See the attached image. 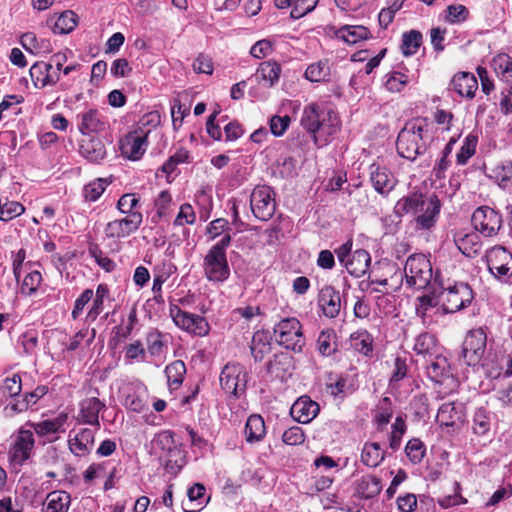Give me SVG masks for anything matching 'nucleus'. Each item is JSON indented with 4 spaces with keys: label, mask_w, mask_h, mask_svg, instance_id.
<instances>
[{
    "label": "nucleus",
    "mask_w": 512,
    "mask_h": 512,
    "mask_svg": "<svg viewBox=\"0 0 512 512\" xmlns=\"http://www.w3.org/2000/svg\"><path fill=\"white\" fill-rule=\"evenodd\" d=\"M427 202V196L421 192L414 191L400 198L396 202L393 212L399 218L407 214H413L418 217Z\"/></svg>",
    "instance_id": "17"
},
{
    "label": "nucleus",
    "mask_w": 512,
    "mask_h": 512,
    "mask_svg": "<svg viewBox=\"0 0 512 512\" xmlns=\"http://www.w3.org/2000/svg\"><path fill=\"white\" fill-rule=\"evenodd\" d=\"M206 488L201 483H195L187 491L188 503L190 505L195 503V508H187L183 506L184 512H200L203 507L208 503L209 497L205 498Z\"/></svg>",
    "instance_id": "38"
},
{
    "label": "nucleus",
    "mask_w": 512,
    "mask_h": 512,
    "mask_svg": "<svg viewBox=\"0 0 512 512\" xmlns=\"http://www.w3.org/2000/svg\"><path fill=\"white\" fill-rule=\"evenodd\" d=\"M281 73V67L276 61H265L257 68L253 78L259 84L271 88L278 82Z\"/></svg>",
    "instance_id": "29"
},
{
    "label": "nucleus",
    "mask_w": 512,
    "mask_h": 512,
    "mask_svg": "<svg viewBox=\"0 0 512 512\" xmlns=\"http://www.w3.org/2000/svg\"><path fill=\"white\" fill-rule=\"evenodd\" d=\"M422 43V34L419 31L411 30L404 33L402 37V53L405 56H411L417 52Z\"/></svg>",
    "instance_id": "50"
},
{
    "label": "nucleus",
    "mask_w": 512,
    "mask_h": 512,
    "mask_svg": "<svg viewBox=\"0 0 512 512\" xmlns=\"http://www.w3.org/2000/svg\"><path fill=\"white\" fill-rule=\"evenodd\" d=\"M474 229L485 237H492L502 227V216L489 206H480L472 214Z\"/></svg>",
    "instance_id": "10"
},
{
    "label": "nucleus",
    "mask_w": 512,
    "mask_h": 512,
    "mask_svg": "<svg viewBox=\"0 0 512 512\" xmlns=\"http://www.w3.org/2000/svg\"><path fill=\"white\" fill-rule=\"evenodd\" d=\"M454 242L461 253L467 257H475L482 250V242L476 230L456 233Z\"/></svg>",
    "instance_id": "22"
},
{
    "label": "nucleus",
    "mask_w": 512,
    "mask_h": 512,
    "mask_svg": "<svg viewBox=\"0 0 512 512\" xmlns=\"http://www.w3.org/2000/svg\"><path fill=\"white\" fill-rule=\"evenodd\" d=\"M425 360V369L430 380L443 383L445 379L450 377V366L447 359L440 352L436 356Z\"/></svg>",
    "instance_id": "25"
},
{
    "label": "nucleus",
    "mask_w": 512,
    "mask_h": 512,
    "mask_svg": "<svg viewBox=\"0 0 512 512\" xmlns=\"http://www.w3.org/2000/svg\"><path fill=\"white\" fill-rule=\"evenodd\" d=\"M42 280L41 273L38 271H32L28 273L22 282L21 291L23 294L30 295L34 293L39 287Z\"/></svg>",
    "instance_id": "61"
},
{
    "label": "nucleus",
    "mask_w": 512,
    "mask_h": 512,
    "mask_svg": "<svg viewBox=\"0 0 512 512\" xmlns=\"http://www.w3.org/2000/svg\"><path fill=\"white\" fill-rule=\"evenodd\" d=\"M318 0H296L291 10L290 16L293 19H299L311 12L317 5Z\"/></svg>",
    "instance_id": "62"
},
{
    "label": "nucleus",
    "mask_w": 512,
    "mask_h": 512,
    "mask_svg": "<svg viewBox=\"0 0 512 512\" xmlns=\"http://www.w3.org/2000/svg\"><path fill=\"white\" fill-rule=\"evenodd\" d=\"M305 78L311 82L328 81L330 66L327 61L310 64L305 71Z\"/></svg>",
    "instance_id": "45"
},
{
    "label": "nucleus",
    "mask_w": 512,
    "mask_h": 512,
    "mask_svg": "<svg viewBox=\"0 0 512 512\" xmlns=\"http://www.w3.org/2000/svg\"><path fill=\"white\" fill-rule=\"evenodd\" d=\"M170 316L177 327L197 336H205L209 332V324L204 317L183 311L177 305L170 307Z\"/></svg>",
    "instance_id": "11"
},
{
    "label": "nucleus",
    "mask_w": 512,
    "mask_h": 512,
    "mask_svg": "<svg viewBox=\"0 0 512 512\" xmlns=\"http://www.w3.org/2000/svg\"><path fill=\"white\" fill-rule=\"evenodd\" d=\"M250 206L257 219L268 221L276 211L274 190L267 185L256 186L250 195Z\"/></svg>",
    "instance_id": "7"
},
{
    "label": "nucleus",
    "mask_w": 512,
    "mask_h": 512,
    "mask_svg": "<svg viewBox=\"0 0 512 512\" xmlns=\"http://www.w3.org/2000/svg\"><path fill=\"white\" fill-rule=\"evenodd\" d=\"M35 446L34 433L31 429L22 426L15 435L14 442L9 450V458L13 464L22 466L32 454Z\"/></svg>",
    "instance_id": "12"
},
{
    "label": "nucleus",
    "mask_w": 512,
    "mask_h": 512,
    "mask_svg": "<svg viewBox=\"0 0 512 512\" xmlns=\"http://www.w3.org/2000/svg\"><path fill=\"white\" fill-rule=\"evenodd\" d=\"M143 221L142 213H132L107 223L104 232L108 238H125L135 233Z\"/></svg>",
    "instance_id": "14"
},
{
    "label": "nucleus",
    "mask_w": 512,
    "mask_h": 512,
    "mask_svg": "<svg viewBox=\"0 0 512 512\" xmlns=\"http://www.w3.org/2000/svg\"><path fill=\"white\" fill-rule=\"evenodd\" d=\"M351 345L357 352L368 356L373 350V338L367 331H357L351 335Z\"/></svg>",
    "instance_id": "46"
},
{
    "label": "nucleus",
    "mask_w": 512,
    "mask_h": 512,
    "mask_svg": "<svg viewBox=\"0 0 512 512\" xmlns=\"http://www.w3.org/2000/svg\"><path fill=\"white\" fill-rule=\"evenodd\" d=\"M301 126L311 135L318 147L328 145L340 130L338 115L323 104L306 105L300 119Z\"/></svg>",
    "instance_id": "1"
},
{
    "label": "nucleus",
    "mask_w": 512,
    "mask_h": 512,
    "mask_svg": "<svg viewBox=\"0 0 512 512\" xmlns=\"http://www.w3.org/2000/svg\"><path fill=\"white\" fill-rule=\"evenodd\" d=\"M290 121H291V119L288 115L273 116L269 121L271 133L276 137L282 136L285 133V131L288 129Z\"/></svg>",
    "instance_id": "63"
},
{
    "label": "nucleus",
    "mask_w": 512,
    "mask_h": 512,
    "mask_svg": "<svg viewBox=\"0 0 512 512\" xmlns=\"http://www.w3.org/2000/svg\"><path fill=\"white\" fill-rule=\"evenodd\" d=\"M465 418V407L462 403L447 402L442 404L436 416L440 426L453 427L463 422Z\"/></svg>",
    "instance_id": "20"
},
{
    "label": "nucleus",
    "mask_w": 512,
    "mask_h": 512,
    "mask_svg": "<svg viewBox=\"0 0 512 512\" xmlns=\"http://www.w3.org/2000/svg\"><path fill=\"white\" fill-rule=\"evenodd\" d=\"M319 411L320 407L317 402L309 396H301L291 406L290 414L295 421L307 424L318 415Z\"/></svg>",
    "instance_id": "18"
},
{
    "label": "nucleus",
    "mask_w": 512,
    "mask_h": 512,
    "mask_svg": "<svg viewBox=\"0 0 512 512\" xmlns=\"http://www.w3.org/2000/svg\"><path fill=\"white\" fill-rule=\"evenodd\" d=\"M38 332L36 330H28L19 337V343L26 355H36L38 348Z\"/></svg>",
    "instance_id": "55"
},
{
    "label": "nucleus",
    "mask_w": 512,
    "mask_h": 512,
    "mask_svg": "<svg viewBox=\"0 0 512 512\" xmlns=\"http://www.w3.org/2000/svg\"><path fill=\"white\" fill-rule=\"evenodd\" d=\"M109 182L105 178H98L83 187V197L85 201L95 202L105 191Z\"/></svg>",
    "instance_id": "49"
},
{
    "label": "nucleus",
    "mask_w": 512,
    "mask_h": 512,
    "mask_svg": "<svg viewBox=\"0 0 512 512\" xmlns=\"http://www.w3.org/2000/svg\"><path fill=\"white\" fill-rule=\"evenodd\" d=\"M409 83L408 75L393 71L386 75L385 87L390 92H400Z\"/></svg>",
    "instance_id": "53"
},
{
    "label": "nucleus",
    "mask_w": 512,
    "mask_h": 512,
    "mask_svg": "<svg viewBox=\"0 0 512 512\" xmlns=\"http://www.w3.org/2000/svg\"><path fill=\"white\" fill-rule=\"evenodd\" d=\"M109 296V288L106 284H99L95 292V298L92 306L89 309L86 319L88 321H95L104 309V299Z\"/></svg>",
    "instance_id": "43"
},
{
    "label": "nucleus",
    "mask_w": 512,
    "mask_h": 512,
    "mask_svg": "<svg viewBox=\"0 0 512 512\" xmlns=\"http://www.w3.org/2000/svg\"><path fill=\"white\" fill-rule=\"evenodd\" d=\"M274 337L279 345L294 352H301L305 345L302 325L294 317L280 320L274 326Z\"/></svg>",
    "instance_id": "6"
},
{
    "label": "nucleus",
    "mask_w": 512,
    "mask_h": 512,
    "mask_svg": "<svg viewBox=\"0 0 512 512\" xmlns=\"http://www.w3.org/2000/svg\"><path fill=\"white\" fill-rule=\"evenodd\" d=\"M105 408V404L96 397L84 399L80 403L81 420L99 430V412Z\"/></svg>",
    "instance_id": "27"
},
{
    "label": "nucleus",
    "mask_w": 512,
    "mask_h": 512,
    "mask_svg": "<svg viewBox=\"0 0 512 512\" xmlns=\"http://www.w3.org/2000/svg\"><path fill=\"white\" fill-rule=\"evenodd\" d=\"M371 263V256L368 251L358 249L354 251L351 257L347 260L345 267L349 274L356 278L365 275Z\"/></svg>",
    "instance_id": "30"
},
{
    "label": "nucleus",
    "mask_w": 512,
    "mask_h": 512,
    "mask_svg": "<svg viewBox=\"0 0 512 512\" xmlns=\"http://www.w3.org/2000/svg\"><path fill=\"white\" fill-rule=\"evenodd\" d=\"M96 431L95 428H81L78 431L70 432L68 446L71 453L76 457L88 455L94 447Z\"/></svg>",
    "instance_id": "16"
},
{
    "label": "nucleus",
    "mask_w": 512,
    "mask_h": 512,
    "mask_svg": "<svg viewBox=\"0 0 512 512\" xmlns=\"http://www.w3.org/2000/svg\"><path fill=\"white\" fill-rule=\"evenodd\" d=\"M25 212L24 206L17 201H9L6 199L2 202L0 199V221L8 222Z\"/></svg>",
    "instance_id": "51"
},
{
    "label": "nucleus",
    "mask_w": 512,
    "mask_h": 512,
    "mask_svg": "<svg viewBox=\"0 0 512 512\" xmlns=\"http://www.w3.org/2000/svg\"><path fill=\"white\" fill-rule=\"evenodd\" d=\"M483 367L486 375L492 379L505 377V365L502 364L501 354L495 355L494 358L486 359Z\"/></svg>",
    "instance_id": "54"
},
{
    "label": "nucleus",
    "mask_w": 512,
    "mask_h": 512,
    "mask_svg": "<svg viewBox=\"0 0 512 512\" xmlns=\"http://www.w3.org/2000/svg\"><path fill=\"white\" fill-rule=\"evenodd\" d=\"M428 127L429 124L425 119L417 118L408 121L398 133L396 141L398 154L411 161L424 154L431 140Z\"/></svg>",
    "instance_id": "2"
},
{
    "label": "nucleus",
    "mask_w": 512,
    "mask_h": 512,
    "mask_svg": "<svg viewBox=\"0 0 512 512\" xmlns=\"http://www.w3.org/2000/svg\"><path fill=\"white\" fill-rule=\"evenodd\" d=\"M385 458V452L377 442L365 443L361 453V461L368 467L379 466Z\"/></svg>",
    "instance_id": "37"
},
{
    "label": "nucleus",
    "mask_w": 512,
    "mask_h": 512,
    "mask_svg": "<svg viewBox=\"0 0 512 512\" xmlns=\"http://www.w3.org/2000/svg\"><path fill=\"white\" fill-rule=\"evenodd\" d=\"M405 452L413 464H419L425 455L426 449L419 439H412L408 441Z\"/></svg>",
    "instance_id": "56"
},
{
    "label": "nucleus",
    "mask_w": 512,
    "mask_h": 512,
    "mask_svg": "<svg viewBox=\"0 0 512 512\" xmlns=\"http://www.w3.org/2000/svg\"><path fill=\"white\" fill-rule=\"evenodd\" d=\"M406 431L405 421L401 417H397L392 425L389 446L392 450H397L401 444V439Z\"/></svg>",
    "instance_id": "59"
},
{
    "label": "nucleus",
    "mask_w": 512,
    "mask_h": 512,
    "mask_svg": "<svg viewBox=\"0 0 512 512\" xmlns=\"http://www.w3.org/2000/svg\"><path fill=\"white\" fill-rule=\"evenodd\" d=\"M139 203V198L134 193H127L120 197L117 203V208L123 214L130 215L132 213H141L136 211L135 207Z\"/></svg>",
    "instance_id": "57"
},
{
    "label": "nucleus",
    "mask_w": 512,
    "mask_h": 512,
    "mask_svg": "<svg viewBox=\"0 0 512 512\" xmlns=\"http://www.w3.org/2000/svg\"><path fill=\"white\" fill-rule=\"evenodd\" d=\"M336 35L348 44H356L361 40L368 39L370 32L361 25H344L337 30Z\"/></svg>",
    "instance_id": "35"
},
{
    "label": "nucleus",
    "mask_w": 512,
    "mask_h": 512,
    "mask_svg": "<svg viewBox=\"0 0 512 512\" xmlns=\"http://www.w3.org/2000/svg\"><path fill=\"white\" fill-rule=\"evenodd\" d=\"M71 496L63 490H55L47 494L43 503V512H68Z\"/></svg>",
    "instance_id": "32"
},
{
    "label": "nucleus",
    "mask_w": 512,
    "mask_h": 512,
    "mask_svg": "<svg viewBox=\"0 0 512 512\" xmlns=\"http://www.w3.org/2000/svg\"><path fill=\"white\" fill-rule=\"evenodd\" d=\"M477 88L478 81L476 77L469 72L456 74L450 82V89L458 93L461 97L473 98Z\"/></svg>",
    "instance_id": "28"
},
{
    "label": "nucleus",
    "mask_w": 512,
    "mask_h": 512,
    "mask_svg": "<svg viewBox=\"0 0 512 512\" xmlns=\"http://www.w3.org/2000/svg\"><path fill=\"white\" fill-rule=\"evenodd\" d=\"M82 155L92 162L102 160L106 155L104 144L99 139H90L80 147Z\"/></svg>",
    "instance_id": "41"
},
{
    "label": "nucleus",
    "mask_w": 512,
    "mask_h": 512,
    "mask_svg": "<svg viewBox=\"0 0 512 512\" xmlns=\"http://www.w3.org/2000/svg\"><path fill=\"white\" fill-rule=\"evenodd\" d=\"M196 221V214L194 212L193 207L189 203H184L180 206L179 213L177 214L174 225L175 226H184V225H192Z\"/></svg>",
    "instance_id": "58"
},
{
    "label": "nucleus",
    "mask_w": 512,
    "mask_h": 512,
    "mask_svg": "<svg viewBox=\"0 0 512 512\" xmlns=\"http://www.w3.org/2000/svg\"><path fill=\"white\" fill-rule=\"evenodd\" d=\"M417 313L424 316L429 308L440 305L442 307V301H440V289L437 284V277L434 283L431 285V291L418 297Z\"/></svg>",
    "instance_id": "39"
},
{
    "label": "nucleus",
    "mask_w": 512,
    "mask_h": 512,
    "mask_svg": "<svg viewBox=\"0 0 512 512\" xmlns=\"http://www.w3.org/2000/svg\"><path fill=\"white\" fill-rule=\"evenodd\" d=\"M66 415H60L51 420H44L38 423L27 422L26 427L31 429L40 437H46L49 442L54 441L53 435L59 433L66 421Z\"/></svg>",
    "instance_id": "26"
},
{
    "label": "nucleus",
    "mask_w": 512,
    "mask_h": 512,
    "mask_svg": "<svg viewBox=\"0 0 512 512\" xmlns=\"http://www.w3.org/2000/svg\"><path fill=\"white\" fill-rule=\"evenodd\" d=\"M251 355L256 362L263 360L264 355L270 351L267 335L262 331L254 333L250 345Z\"/></svg>",
    "instance_id": "42"
},
{
    "label": "nucleus",
    "mask_w": 512,
    "mask_h": 512,
    "mask_svg": "<svg viewBox=\"0 0 512 512\" xmlns=\"http://www.w3.org/2000/svg\"><path fill=\"white\" fill-rule=\"evenodd\" d=\"M487 334L483 328L470 330L462 344L461 358L468 366L481 362L486 351Z\"/></svg>",
    "instance_id": "8"
},
{
    "label": "nucleus",
    "mask_w": 512,
    "mask_h": 512,
    "mask_svg": "<svg viewBox=\"0 0 512 512\" xmlns=\"http://www.w3.org/2000/svg\"><path fill=\"white\" fill-rule=\"evenodd\" d=\"M230 234L223 237L210 247L203 258V273L206 279L212 283H224L230 277V266L227 260L226 250L231 243Z\"/></svg>",
    "instance_id": "3"
},
{
    "label": "nucleus",
    "mask_w": 512,
    "mask_h": 512,
    "mask_svg": "<svg viewBox=\"0 0 512 512\" xmlns=\"http://www.w3.org/2000/svg\"><path fill=\"white\" fill-rule=\"evenodd\" d=\"M244 433L248 443L261 441L266 434L264 419L257 414L249 416L246 421Z\"/></svg>",
    "instance_id": "34"
},
{
    "label": "nucleus",
    "mask_w": 512,
    "mask_h": 512,
    "mask_svg": "<svg viewBox=\"0 0 512 512\" xmlns=\"http://www.w3.org/2000/svg\"><path fill=\"white\" fill-rule=\"evenodd\" d=\"M382 485L379 478L374 476L362 477L356 486L357 494L362 498L370 499L381 492Z\"/></svg>",
    "instance_id": "40"
},
{
    "label": "nucleus",
    "mask_w": 512,
    "mask_h": 512,
    "mask_svg": "<svg viewBox=\"0 0 512 512\" xmlns=\"http://www.w3.org/2000/svg\"><path fill=\"white\" fill-rule=\"evenodd\" d=\"M247 372L239 363H228L220 374V385L227 393L238 396L246 389Z\"/></svg>",
    "instance_id": "13"
},
{
    "label": "nucleus",
    "mask_w": 512,
    "mask_h": 512,
    "mask_svg": "<svg viewBox=\"0 0 512 512\" xmlns=\"http://www.w3.org/2000/svg\"><path fill=\"white\" fill-rule=\"evenodd\" d=\"M77 25V15L70 10L60 14L54 23L53 31L56 34L70 33Z\"/></svg>",
    "instance_id": "47"
},
{
    "label": "nucleus",
    "mask_w": 512,
    "mask_h": 512,
    "mask_svg": "<svg viewBox=\"0 0 512 512\" xmlns=\"http://www.w3.org/2000/svg\"><path fill=\"white\" fill-rule=\"evenodd\" d=\"M334 333L332 330L322 331L317 339V346L319 352L323 356H330L335 352V348L332 346Z\"/></svg>",
    "instance_id": "60"
},
{
    "label": "nucleus",
    "mask_w": 512,
    "mask_h": 512,
    "mask_svg": "<svg viewBox=\"0 0 512 512\" xmlns=\"http://www.w3.org/2000/svg\"><path fill=\"white\" fill-rule=\"evenodd\" d=\"M491 274L502 282L512 280V254L503 246H495L486 254Z\"/></svg>",
    "instance_id": "9"
},
{
    "label": "nucleus",
    "mask_w": 512,
    "mask_h": 512,
    "mask_svg": "<svg viewBox=\"0 0 512 512\" xmlns=\"http://www.w3.org/2000/svg\"><path fill=\"white\" fill-rule=\"evenodd\" d=\"M477 143H478L477 135L470 133L465 137L463 144L460 148V151L456 155L457 164L465 165L468 162V160L476 152Z\"/></svg>",
    "instance_id": "48"
},
{
    "label": "nucleus",
    "mask_w": 512,
    "mask_h": 512,
    "mask_svg": "<svg viewBox=\"0 0 512 512\" xmlns=\"http://www.w3.org/2000/svg\"><path fill=\"white\" fill-rule=\"evenodd\" d=\"M319 305L326 317L336 318L341 310V296L333 286H324L319 294Z\"/></svg>",
    "instance_id": "21"
},
{
    "label": "nucleus",
    "mask_w": 512,
    "mask_h": 512,
    "mask_svg": "<svg viewBox=\"0 0 512 512\" xmlns=\"http://www.w3.org/2000/svg\"><path fill=\"white\" fill-rule=\"evenodd\" d=\"M49 69H52V64L43 61L34 63L30 70V76L36 88H44L46 76H48Z\"/></svg>",
    "instance_id": "52"
},
{
    "label": "nucleus",
    "mask_w": 512,
    "mask_h": 512,
    "mask_svg": "<svg viewBox=\"0 0 512 512\" xmlns=\"http://www.w3.org/2000/svg\"><path fill=\"white\" fill-rule=\"evenodd\" d=\"M433 277L432 265L430 260L423 254L410 255L404 266V275L399 274L402 282L403 278L407 287L412 289H424L430 285Z\"/></svg>",
    "instance_id": "4"
},
{
    "label": "nucleus",
    "mask_w": 512,
    "mask_h": 512,
    "mask_svg": "<svg viewBox=\"0 0 512 512\" xmlns=\"http://www.w3.org/2000/svg\"><path fill=\"white\" fill-rule=\"evenodd\" d=\"M440 301L444 313H455L471 304L474 294L471 287L464 282L443 287L439 285Z\"/></svg>",
    "instance_id": "5"
},
{
    "label": "nucleus",
    "mask_w": 512,
    "mask_h": 512,
    "mask_svg": "<svg viewBox=\"0 0 512 512\" xmlns=\"http://www.w3.org/2000/svg\"><path fill=\"white\" fill-rule=\"evenodd\" d=\"M79 117L81 118L79 130L84 135L100 133L107 128L108 123L105 117L96 109H90Z\"/></svg>",
    "instance_id": "24"
},
{
    "label": "nucleus",
    "mask_w": 512,
    "mask_h": 512,
    "mask_svg": "<svg viewBox=\"0 0 512 512\" xmlns=\"http://www.w3.org/2000/svg\"><path fill=\"white\" fill-rule=\"evenodd\" d=\"M165 375L170 390H177L183 383L186 366L182 360H175L165 367Z\"/></svg>",
    "instance_id": "36"
},
{
    "label": "nucleus",
    "mask_w": 512,
    "mask_h": 512,
    "mask_svg": "<svg viewBox=\"0 0 512 512\" xmlns=\"http://www.w3.org/2000/svg\"><path fill=\"white\" fill-rule=\"evenodd\" d=\"M282 440L287 445H300L305 440V434L299 426H293L284 431Z\"/></svg>",
    "instance_id": "64"
},
{
    "label": "nucleus",
    "mask_w": 512,
    "mask_h": 512,
    "mask_svg": "<svg viewBox=\"0 0 512 512\" xmlns=\"http://www.w3.org/2000/svg\"><path fill=\"white\" fill-rule=\"evenodd\" d=\"M491 428V413L484 407L477 408L473 416V432L477 435H486Z\"/></svg>",
    "instance_id": "44"
},
{
    "label": "nucleus",
    "mask_w": 512,
    "mask_h": 512,
    "mask_svg": "<svg viewBox=\"0 0 512 512\" xmlns=\"http://www.w3.org/2000/svg\"><path fill=\"white\" fill-rule=\"evenodd\" d=\"M441 209V203L436 195L428 197L426 206L418 215L415 217L416 227L423 230H428L433 227L438 219Z\"/></svg>",
    "instance_id": "23"
},
{
    "label": "nucleus",
    "mask_w": 512,
    "mask_h": 512,
    "mask_svg": "<svg viewBox=\"0 0 512 512\" xmlns=\"http://www.w3.org/2000/svg\"><path fill=\"white\" fill-rule=\"evenodd\" d=\"M492 67L497 77L508 85L512 95V58L505 53L498 54L492 60Z\"/></svg>",
    "instance_id": "33"
},
{
    "label": "nucleus",
    "mask_w": 512,
    "mask_h": 512,
    "mask_svg": "<svg viewBox=\"0 0 512 512\" xmlns=\"http://www.w3.org/2000/svg\"><path fill=\"white\" fill-rule=\"evenodd\" d=\"M150 129L139 128L129 132L121 141L120 149L122 154L130 160H139L147 147V135Z\"/></svg>",
    "instance_id": "15"
},
{
    "label": "nucleus",
    "mask_w": 512,
    "mask_h": 512,
    "mask_svg": "<svg viewBox=\"0 0 512 512\" xmlns=\"http://www.w3.org/2000/svg\"><path fill=\"white\" fill-rule=\"evenodd\" d=\"M413 350L417 355L427 359L436 356L440 352V347L433 334L423 332L415 338Z\"/></svg>",
    "instance_id": "31"
},
{
    "label": "nucleus",
    "mask_w": 512,
    "mask_h": 512,
    "mask_svg": "<svg viewBox=\"0 0 512 512\" xmlns=\"http://www.w3.org/2000/svg\"><path fill=\"white\" fill-rule=\"evenodd\" d=\"M369 170L370 181L378 193L387 195L391 190H393L397 181L394 175L386 167H381L380 165L373 163L370 165Z\"/></svg>",
    "instance_id": "19"
}]
</instances>
